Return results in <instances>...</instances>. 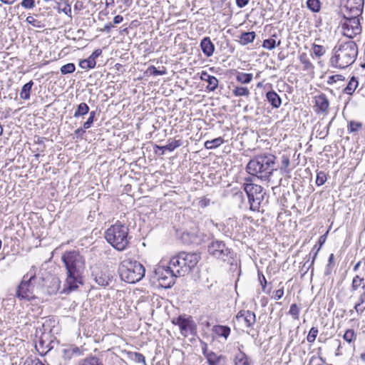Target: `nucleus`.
<instances>
[{"instance_id":"45","label":"nucleus","mask_w":365,"mask_h":365,"mask_svg":"<svg viewBox=\"0 0 365 365\" xmlns=\"http://www.w3.org/2000/svg\"><path fill=\"white\" fill-rule=\"evenodd\" d=\"M300 309L296 304H292L290 306L289 314H290L294 319H299Z\"/></svg>"},{"instance_id":"47","label":"nucleus","mask_w":365,"mask_h":365,"mask_svg":"<svg viewBox=\"0 0 365 365\" xmlns=\"http://www.w3.org/2000/svg\"><path fill=\"white\" fill-rule=\"evenodd\" d=\"M318 332H319V331L317 327H312L309 331L307 336V341L309 343H313L317 338Z\"/></svg>"},{"instance_id":"52","label":"nucleus","mask_w":365,"mask_h":365,"mask_svg":"<svg viewBox=\"0 0 365 365\" xmlns=\"http://www.w3.org/2000/svg\"><path fill=\"white\" fill-rule=\"evenodd\" d=\"M21 6L26 9H31L35 7V0H22Z\"/></svg>"},{"instance_id":"61","label":"nucleus","mask_w":365,"mask_h":365,"mask_svg":"<svg viewBox=\"0 0 365 365\" xmlns=\"http://www.w3.org/2000/svg\"><path fill=\"white\" fill-rule=\"evenodd\" d=\"M211 75H210L207 71H202L200 73V80L202 81H207L208 79L211 78Z\"/></svg>"},{"instance_id":"13","label":"nucleus","mask_w":365,"mask_h":365,"mask_svg":"<svg viewBox=\"0 0 365 365\" xmlns=\"http://www.w3.org/2000/svg\"><path fill=\"white\" fill-rule=\"evenodd\" d=\"M203 354L205 356L209 365H227L226 357L222 355H217L215 352L207 350V344L202 347Z\"/></svg>"},{"instance_id":"5","label":"nucleus","mask_w":365,"mask_h":365,"mask_svg":"<svg viewBox=\"0 0 365 365\" xmlns=\"http://www.w3.org/2000/svg\"><path fill=\"white\" fill-rule=\"evenodd\" d=\"M129 229L123 222L117 221L112 225L105 232L106 241L116 250L123 251L128 247L130 237L128 235Z\"/></svg>"},{"instance_id":"51","label":"nucleus","mask_w":365,"mask_h":365,"mask_svg":"<svg viewBox=\"0 0 365 365\" xmlns=\"http://www.w3.org/2000/svg\"><path fill=\"white\" fill-rule=\"evenodd\" d=\"M95 116H96V111L90 112L88 118L83 123L84 129H88L91 127V125L94 121Z\"/></svg>"},{"instance_id":"62","label":"nucleus","mask_w":365,"mask_h":365,"mask_svg":"<svg viewBox=\"0 0 365 365\" xmlns=\"http://www.w3.org/2000/svg\"><path fill=\"white\" fill-rule=\"evenodd\" d=\"M235 2L239 8H243L248 4L250 0H235Z\"/></svg>"},{"instance_id":"58","label":"nucleus","mask_w":365,"mask_h":365,"mask_svg":"<svg viewBox=\"0 0 365 365\" xmlns=\"http://www.w3.org/2000/svg\"><path fill=\"white\" fill-rule=\"evenodd\" d=\"M26 21L28 24L32 25L33 26H36V27L39 26L38 25V21L37 20H36L32 16H29L26 18Z\"/></svg>"},{"instance_id":"1","label":"nucleus","mask_w":365,"mask_h":365,"mask_svg":"<svg viewBox=\"0 0 365 365\" xmlns=\"http://www.w3.org/2000/svg\"><path fill=\"white\" fill-rule=\"evenodd\" d=\"M61 260L66 269L65 289L72 292L83 284L82 272L85 262L82 255L78 251L65 252L61 256Z\"/></svg>"},{"instance_id":"15","label":"nucleus","mask_w":365,"mask_h":365,"mask_svg":"<svg viewBox=\"0 0 365 365\" xmlns=\"http://www.w3.org/2000/svg\"><path fill=\"white\" fill-rule=\"evenodd\" d=\"M316 112L327 114L329 110V101L325 94L322 93L314 97Z\"/></svg>"},{"instance_id":"29","label":"nucleus","mask_w":365,"mask_h":365,"mask_svg":"<svg viewBox=\"0 0 365 365\" xmlns=\"http://www.w3.org/2000/svg\"><path fill=\"white\" fill-rule=\"evenodd\" d=\"M224 143L222 138L219 137L211 140H207L205 143V148L208 150H212L218 148Z\"/></svg>"},{"instance_id":"54","label":"nucleus","mask_w":365,"mask_h":365,"mask_svg":"<svg viewBox=\"0 0 365 365\" xmlns=\"http://www.w3.org/2000/svg\"><path fill=\"white\" fill-rule=\"evenodd\" d=\"M210 200L209 198H207L205 197H203L200 199L198 202V205L201 208H205L210 204Z\"/></svg>"},{"instance_id":"30","label":"nucleus","mask_w":365,"mask_h":365,"mask_svg":"<svg viewBox=\"0 0 365 365\" xmlns=\"http://www.w3.org/2000/svg\"><path fill=\"white\" fill-rule=\"evenodd\" d=\"M89 112V107L86 103H81L74 112L73 117L79 118L86 115Z\"/></svg>"},{"instance_id":"16","label":"nucleus","mask_w":365,"mask_h":365,"mask_svg":"<svg viewBox=\"0 0 365 365\" xmlns=\"http://www.w3.org/2000/svg\"><path fill=\"white\" fill-rule=\"evenodd\" d=\"M237 319L242 318L247 327H252L256 322V315L250 310H241L236 315Z\"/></svg>"},{"instance_id":"34","label":"nucleus","mask_w":365,"mask_h":365,"mask_svg":"<svg viewBox=\"0 0 365 365\" xmlns=\"http://www.w3.org/2000/svg\"><path fill=\"white\" fill-rule=\"evenodd\" d=\"M96 65V61L90 56L87 59L81 60L79 62V66L83 69L93 68Z\"/></svg>"},{"instance_id":"57","label":"nucleus","mask_w":365,"mask_h":365,"mask_svg":"<svg viewBox=\"0 0 365 365\" xmlns=\"http://www.w3.org/2000/svg\"><path fill=\"white\" fill-rule=\"evenodd\" d=\"M258 277L262 285V290L264 291L267 286V280L265 279V277L264 276L263 274L259 272Z\"/></svg>"},{"instance_id":"4","label":"nucleus","mask_w":365,"mask_h":365,"mask_svg":"<svg viewBox=\"0 0 365 365\" xmlns=\"http://www.w3.org/2000/svg\"><path fill=\"white\" fill-rule=\"evenodd\" d=\"M276 157L271 154L258 155L251 159L247 165V172L262 180H270L269 178L275 168Z\"/></svg>"},{"instance_id":"37","label":"nucleus","mask_w":365,"mask_h":365,"mask_svg":"<svg viewBox=\"0 0 365 365\" xmlns=\"http://www.w3.org/2000/svg\"><path fill=\"white\" fill-rule=\"evenodd\" d=\"M232 93L235 96H248L250 95V91L246 87L235 86L232 90Z\"/></svg>"},{"instance_id":"28","label":"nucleus","mask_w":365,"mask_h":365,"mask_svg":"<svg viewBox=\"0 0 365 365\" xmlns=\"http://www.w3.org/2000/svg\"><path fill=\"white\" fill-rule=\"evenodd\" d=\"M354 309L359 315L365 310V290H363V292L359 297L358 302L355 304Z\"/></svg>"},{"instance_id":"44","label":"nucleus","mask_w":365,"mask_h":365,"mask_svg":"<svg viewBox=\"0 0 365 365\" xmlns=\"http://www.w3.org/2000/svg\"><path fill=\"white\" fill-rule=\"evenodd\" d=\"M148 72L152 76H163L167 73L165 68L163 67V70H158L154 66H150L148 68Z\"/></svg>"},{"instance_id":"7","label":"nucleus","mask_w":365,"mask_h":365,"mask_svg":"<svg viewBox=\"0 0 365 365\" xmlns=\"http://www.w3.org/2000/svg\"><path fill=\"white\" fill-rule=\"evenodd\" d=\"M200 259V256L197 253L182 252L170 259V264L175 273L180 277L189 273Z\"/></svg>"},{"instance_id":"46","label":"nucleus","mask_w":365,"mask_h":365,"mask_svg":"<svg viewBox=\"0 0 365 365\" xmlns=\"http://www.w3.org/2000/svg\"><path fill=\"white\" fill-rule=\"evenodd\" d=\"M327 180V175L324 171H319L317 173L316 184L318 186L324 185Z\"/></svg>"},{"instance_id":"6","label":"nucleus","mask_w":365,"mask_h":365,"mask_svg":"<svg viewBox=\"0 0 365 365\" xmlns=\"http://www.w3.org/2000/svg\"><path fill=\"white\" fill-rule=\"evenodd\" d=\"M118 273L123 281L134 284L143 279L145 276V269L139 262L125 259L120 263Z\"/></svg>"},{"instance_id":"2","label":"nucleus","mask_w":365,"mask_h":365,"mask_svg":"<svg viewBox=\"0 0 365 365\" xmlns=\"http://www.w3.org/2000/svg\"><path fill=\"white\" fill-rule=\"evenodd\" d=\"M37 268L32 266L25 274L16 288V297L22 300L31 301L42 289L44 279L36 273Z\"/></svg>"},{"instance_id":"14","label":"nucleus","mask_w":365,"mask_h":365,"mask_svg":"<svg viewBox=\"0 0 365 365\" xmlns=\"http://www.w3.org/2000/svg\"><path fill=\"white\" fill-rule=\"evenodd\" d=\"M243 186L244 190L247 195L248 200L252 197L257 196V194L263 190L262 186L252 183L250 178H245V182L244 183Z\"/></svg>"},{"instance_id":"42","label":"nucleus","mask_w":365,"mask_h":365,"mask_svg":"<svg viewBox=\"0 0 365 365\" xmlns=\"http://www.w3.org/2000/svg\"><path fill=\"white\" fill-rule=\"evenodd\" d=\"M76 66L73 63H68L61 66L60 71L63 75L72 73L75 71Z\"/></svg>"},{"instance_id":"50","label":"nucleus","mask_w":365,"mask_h":365,"mask_svg":"<svg viewBox=\"0 0 365 365\" xmlns=\"http://www.w3.org/2000/svg\"><path fill=\"white\" fill-rule=\"evenodd\" d=\"M262 46L267 49L272 50L276 47V41L273 38H267L263 41Z\"/></svg>"},{"instance_id":"40","label":"nucleus","mask_w":365,"mask_h":365,"mask_svg":"<svg viewBox=\"0 0 365 365\" xmlns=\"http://www.w3.org/2000/svg\"><path fill=\"white\" fill-rule=\"evenodd\" d=\"M206 82L207 83L206 88L209 91H215L219 83L217 78L214 76H212L211 78L208 79Z\"/></svg>"},{"instance_id":"22","label":"nucleus","mask_w":365,"mask_h":365,"mask_svg":"<svg viewBox=\"0 0 365 365\" xmlns=\"http://www.w3.org/2000/svg\"><path fill=\"white\" fill-rule=\"evenodd\" d=\"M243 347V345L239 346V351L235 354L234 359L235 365H250L249 357L241 350V348Z\"/></svg>"},{"instance_id":"19","label":"nucleus","mask_w":365,"mask_h":365,"mask_svg":"<svg viewBox=\"0 0 365 365\" xmlns=\"http://www.w3.org/2000/svg\"><path fill=\"white\" fill-rule=\"evenodd\" d=\"M266 98L267 101L274 108H278L282 104V100L279 96L274 91H270L266 93Z\"/></svg>"},{"instance_id":"60","label":"nucleus","mask_w":365,"mask_h":365,"mask_svg":"<svg viewBox=\"0 0 365 365\" xmlns=\"http://www.w3.org/2000/svg\"><path fill=\"white\" fill-rule=\"evenodd\" d=\"M66 352H72L75 356H79L81 354V351L78 347H70L66 349Z\"/></svg>"},{"instance_id":"23","label":"nucleus","mask_w":365,"mask_h":365,"mask_svg":"<svg viewBox=\"0 0 365 365\" xmlns=\"http://www.w3.org/2000/svg\"><path fill=\"white\" fill-rule=\"evenodd\" d=\"M182 145V142L181 140H172L169 139L168 143L164 146H157L158 148L161 149L163 150H169L173 151L177 148L180 147Z\"/></svg>"},{"instance_id":"21","label":"nucleus","mask_w":365,"mask_h":365,"mask_svg":"<svg viewBox=\"0 0 365 365\" xmlns=\"http://www.w3.org/2000/svg\"><path fill=\"white\" fill-rule=\"evenodd\" d=\"M212 332L218 336L227 339L230 334L231 329L227 326L215 325L212 329Z\"/></svg>"},{"instance_id":"41","label":"nucleus","mask_w":365,"mask_h":365,"mask_svg":"<svg viewBox=\"0 0 365 365\" xmlns=\"http://www.w3.org/2000/svg\"><path fill=\"white\" fill-rule=\"evenodd\" d=\"M300 62L304 65V70H309L314 68L312 63L310 62L309 59L307 58L306 53H302L299 56Z\"/></svg>"},{"instance_id":"26","label":"nucleus","mask_w":365,"mask_h":365,"mask_svg":"<svg viewBox=\"0 0 365 365\" xmlns=\"http://www.w3.org/2000/svg\"><path fill=\"white\" fill-rule=\"evenodd\" d=\"M359 82L355 76H352L349 80L347 86L344 88V93L348 95H352L356 88Z\"/></svg>"},{"instance_id":"9","label":"nucleus","mask_w":365,"mask_h":365,"mask_svg":"<svg viewBox=\"0 0 365 365\" xmlns=\"http://www.w3.org/2000/svg\"><path fill=\"white\" fill-rule=\"evenodd\" d=\"M155 275L159 285L163 288H170L175 284L176 277H180L175 273L171 265L159 264L155 269Z\"/></svg>"},{"instance_id":"53","label":"nucleus","mask_w":365,"mask_h":365,"mask_svg":"<svg viewBox=\"0 0 365 365\" xmlns=\"http://www.w3.org/2000/svg\"><path fill=\"white\" fill-rule=\"evenodd\" d=\"M344 79H345V78L344 76L337 74V75H334V76H329L327 82L329 84H332L337 81H344Z\"/></svg>"},{"instance_id":"64","label":"nucleus","mask_w":365,"mask_h":365,"mask_svg":"<svg viewBox=\"0 0 365 365\" xmlns=\"http://www.w3.org/2000/svg\"><path fill=\"white\" fill-rule=\"evenodd\" d=\"M123 20V17L120 15H117L113 18V23L115 24H120Z\"/></svg>"},{"instance_id":"11","label":"nucleus","mask_w":365,"mask_h":365,"mask_svg":"<svg viewBox=\"0 0 365 365\" xmlns=\"http://www.w3.org/2000/svg\"><path fill=\"white\" fill-rule=\"evenodd\" d=\"M173 323L179 327L180 334L185 337L188 335L195 336L197 334V325L191 317L185 318L179 316L173 320Z\"/></svg>"},{"instance_id":"38","label":"nucleus","mask_w":365,"mask_h":365,"mask_svg":"<svg viewBox=\"0 0 365 365\" xmlns=\"http://www.w3.org/2000/svg\"><path fill=\"white\" fill-rule=\"evenodd\" d=\"M281 164H282V166L280 168L281 172L283 173H289V170L288 168L289 166L290 161H289V158L287 155H283L282 156Z\"/></svg>"},{"instance_id":"59","label":"nucleus","mask_w":365,"mask_h":365,"mask_svg":"<svg viewBox=\"0 0 365 365\" xmlns=\"http://www.w3.org/2000/svg\"><path fill=\"white\" fill-rule=\"evenodd\" d=\"M284 295V289L283 287L279 289L274 292V299L276 300L280 299Z\"/></svg>"},{"instance_id":"33","label":"nucleus","mask_w":365,"mask_h":365,"mask_svg":"<svg viewBox=\"0 0 365 365\" xmlns=\"http://www.w3.org/2000/svg\"><path fill=\"white\" fill-rule=\"evenodd\" d=\"M307 7L314 13L319 12L321 9V1L319 0H307Z\"/></svg>"},{"instance_id":"32","label":"nucleus","mask_w":365,"mask_h":365,"mask_svg":"<svg viewBox=\"0 0 365 365\" xmlns=\"http://www.w3.org/2000/svg\"><path fill=\"white\" fill-rule=\"evenodd\" d=\"M253 75L243 72H238L236 76V80L241 83H249L252 81Z\"/></svg>"},{"instance_id":"25","label":"nucleus","mask_w":365,"mask_h":365,"mask_svg":"<svg viewBox=\"0 0 365 365\" xmlns=\"http://www.w3.org/2000/svg\"><path fill=\"white\" fill-rule=\"evenodd\" d=\"M326 238H327L326 235H322L319 239V243L320 244L319 247L318 248H317V245H315L313 247V249L312 250V251L310 252L309 257L311 255H312V260L311 263L309 264V265L308 266L307 269H309V267L314 264V262L317 256V254H318L322 245L325 242Z\"/></svg>"},{"instance_id":"55","label":"nucleus","mask_w":365,"mask_h":365,"mask_svg":"<svg viewBox=\"0 0 365 365\" xmlns=\"http://www.w3.org/2000/svg\"><path fill=\"white\" fill-rule=\"evenodd\" d=\"M24 365H44L38 359H26Z\"/></svg>"},{"instance_id":"43","label":"nucleus","mask_w":365,"mask_h":365,"mask_svg":"<svg viewBox=\"0 0 365 365\" xmlns=\"http://www.w3.org/2000/svg\"><path fill=\"white\" fill-rule=\"evenodd\" d=\"M326 362L325 359L320 356H312L309 361V365H324Z\"/></svg>"},{"instance_id":"48","label":"nucleus","mask_w":365,"mask_h":365,"mask_svg":"<svg viewBox=\"0 0 365 365\" xmlns=\"http://www.w3.org/2000/svg\"><path fill=\"white\" fill-rule=\"evenodd\" d=\"M364 282V278L360 277L359 275H356L352 280L351 283V290L356 291L361 287L362 282Z\"/></svg>"},{"instance_id":"56","label":"nucleus","mask_w":365,"mask_h":365,"mask_svg":"<svg viewBox=\"0 0 365 365\" xmlns=\"http://www.w3.org/2000/svg\"><path fill=\"white\" fill-rule=\"evenodd\" d=\"M62 1L65 3V6L63 8L62 11L66 15L71 16V8L70 4L67 3L66 0H63Z\"/></svg>"},{"instance_id":"18","label":"nucleus","mask_w":365,"mask_h":365,"mask_svg":"<svg viewBox=\"0 0 365 365\" xmlns=\"http://www.w3.org/2000/svg\"><path fill=\"white\" fill-rule=\"evenodd\" d=\"M200 48L202 53L210 57L213 55L215 51V46L211 41L210 37H204L200 42Z\"/></svg>"},{"instance_id":"24","label":"nucleus","mask_w":365,"mask_h":365,"mask_svg":"<svg viewBox=\"0 0 365 365\" xmlns=\"http://www.w3.org/2000/svg\"><path fill=\"white\" fill-rule=\"evenodd\" d=\"M256 34L254 31L243 32L240 36V43L245 46L250 43H252L255 38Z\"/></svg>"},{"instance_id":"10","label":"nucleus","mask_w":365,"mask_h":365,"mask_svg":"<svg viewBox=\"0 0 365 365\" xmlns=\"http://www.w3.org/2000/svg\"><path fill=\"white\" fill-rule=\"evenodd\" d=\"M344 22L342 24L343 34L349 38H353L361 33V28L359 23V16L354 17L349 14H344Z\"/></svg>"},{"instance_id":"12","label":"nucleus","mask_w":365,"mask_h":365,"mask_svg":"<svg viewBox=\"0 0 365 365\" xmlns=\"http://www.w3.org/2000/svg\"><path fill=\"white\" fill-rule=\"evenodd\" d=\"M364 0H346L344 14H349L352 16H360L364 8Z\"/></svg>"},{"instance_id":"39","label":"nucleus","mask_w":365,"mask_h":365,"mask_svg":"<svg viewBox=\"0 0 365 365\" xmlns=\"http://www.w3.org/2000/svg\"><path fill=\"white\" fill-rule=\"evenodd\" d=\"M362 127V123L358 121L351 120L348 123L347 130L349 133L359 131Z\"/></svg>"},{"instance_id":"36","label":"nucleus","mask_w":365,"mask_h":365,"mask_svg":"<svg viewBox=\"0 0 365 365\" xmlns=\"http://www.w3.org/2000/svg\"><path fill=\"white\" fill-rule=\"evenodd\" d=\"M343 339L349 344L352 343L356 339V333L354 329H349L345 331Z\"/></svg>"},{"instance_id":"17","label":"nucleus","mask_w":365,"mask_h":365,"mask_svg":"<svg viewBox=\"0 0 365 365\" xmlns=\"http://www.w3.org/2000/svg\"><path fill=\"white\" fill-rule=\"evenodd\" d=\"M96 282L102 287H107L113 281V276L108 272H98L94 274Z\"/></svg>"},{"instance_id":"63","label":"nucleus","mask_w":365,"mask_h":365,"mask_svg":"<svg viewBox=\"0 0 365 365\" xmlns=\"http://www.w3.org/2000/svg\"><path fill=\"white\" fill-rule=\"evenodd\" d=\"M102 53V51L100 48L96 49L92 54L90 56L91 58H93L94 60H96V58H98L99 56H101Z\"/></svg>"},{"instance_id":"35","label":"nucleus","mask_w":365,"mask_h":365,"mask_svg":"<svg viewBox=\"0 0 365 365\" xmlns=\"http://www.w3.org/2000/svg\"><path fill=\"white\" fill-rule=\"evenodd\" d=\"M129 358L137 363H143V365H147L145 356L139 352H129Z\"/></svg>"},{"instance_id":"8","label":"nucleus","mask_w":365,"mask_h":365,"mask_svg":"<svg viewBox=\"0 0 365 365\" xmlns=\"http://www.w3.org/2000/svg\"><path fill=\"white\" fill-rule=\"evenodd\" d=\"M207 251L215 258L233 264L235 252L223 241L213 240L208 245Z\"/></svg>"},{"instance_id":"27","label":"nucleus","mask_w":365,"mask_h":365,"mask_svg":"<svg viewBox=\"0 0 365 365\" xmlns=\"http://www.w3.org/2000/svg\"><path fill=\"white\" fill-rule=\"evenodd\" d=\"M33 86V81H30L23 86L20 92V98L21 99L29 100L30 98L31 91Z\"/></svg>"},{"instance_id":"20","label":"nucleus","mask_w":365,"mask_h":365,"mask_svg":"<svg viewBox=\"0 0 365 365\" xmlns=\"http://www.w3.org/2000/svg\"><path fill=\"white\" fill-rule=\"evenodd\" d=\"M264 195L265 192L262 190L257 196L249 200L251 210L256 211L259 210L260 205L264 201Z\"/></svg>"},{"instance_id":"3","label":"nucleus","mask_w":365,"mask_h":365,"mask_svg":"<svg viewBox=\"0 0 365 365\" xmlns=\"http://www.w3.org/2000/svg\"><path fill=\"white\" fill-rule=\"evenodd\" d=\"M332 53L330 58L331 66L337 68H346L356 61L358 47L353 41L339 42L334 46Z\"/></svg>"},{"instance_id":"49","label":"nucleus","mask_w":365,"mask_h":365,"mask_svg":"<svg viewBox=\"0 0 365 365\" xmlns=\"http://www.w3.org/2000/svg\"><path fill=\"white\" fill-rule=\"evenodd\" d=\"M312 50L314 55L317 57L323 56L326 52V48L323 46L317 44L313 45Z\"/></svg>"},{"instance_id":"31","label":"nucleus","mask_w":365,"mask_h":365,"mask_svg":"<svg viewBox=\"0 0 365 365\" xmlns=\"http://www.w3.org/2000/svg\"><path fill=\"white\" fill-rule=\"evenodd\" d=\"M78 365H103L96 356H88L78 361Z\"/></svg>"}]
</instances>
